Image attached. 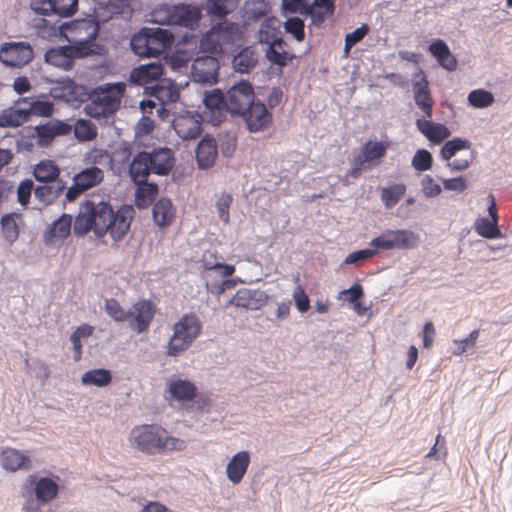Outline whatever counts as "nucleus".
Returning <instances> with one entry per match:
<instances>
[{
    "mask_svg": "<svg viewBox=\"0 0 512 512\" xmlns=\"http://www.w3.org/2000/svg\"><path fill=\"white\" fill-rule=\"evenodd\" d=\"M104 179V172L102 169L92 166L83 169L75 174L73 181L78 182L87 191L99 185Z\"/></svg>",
    "mask_w": 512,
    "mask_h": 512,
    "instance_id": "c9c22d12",
    "label": "nucleus"
},
{
    "mask_svg": "<svg viewBox=\"0 0 512 512\" xmlns=\"http://www.w3.org/2000/svg\"><path fill=\"white\" fill-rule=\"evenodd\" d=\"M83 57H85V55H82L81 50L72 45L51 48L45 53V61L48 64L63 70H70L74 64V60Z\"/></svg>",
    "mask_w": 512,
    "mask_h": 512,
    "instance_id": "ddd939ff",
    "label": "nucleus"
},
{
    "mask_svg": "<svg viewBox=\"0 0 512 512\" xmlns=\"http://www.w3.org/2000/svg\"><path fill=\"white\" fill-rule=\"evenodd\" d=\"M152 173L167 175L174 165L173 152L169 148L154 149L149 153Z\"/></svg>",
    "mask_w": 512,
    "mask_h": 512,
    "instance_id": "b1692460",
    "label": "nucleus"
},
{
    "mask_svg": "<svg viewBox=\"0 0 512 512\" xmlns=\"http://www.w3.org/2000/svg\"><path fill=\"white\" fill-rule=\"evenodd\" d=\"M112 381V374L107 369H93L85 372L81 377L83 385L104 387Z\"/></svg>",
    "mask_w": 512,
    "mask_h": 512,
    "instance_id": "c03bdc74",
    "label": "nucleus"
},
{
    "mask_svg": "<svg viewBox=\"0 0 512 512\" xmlns=\"http://www.w3.org/2000/svg\"><path fill=\"white\" fill-rule=\"evenodd\" d=\"M163 74L160 63H149L134 68L130 73V81L138 85H147L158 80Z\"/></svg>",
    "mask_w": 512,
    "mask_h": 512,
    "instance_id": "aec40b11",
    "label": "nucleus"
},
{
    "mask_svg": "<svg viewBox=\"0 0 512 512\" xmlns=\"http://www.w3.org/2000/svg\"><path fill=\"white\" fill-rule=\"evenodd\" d=\"M105 311L116 322H124L129 319L128 311L114 298L106 299Z\"/></svg>",
    "mask_w": 512,
    "mask_h": 512,
    "instance_id": "5fc2aeb1",
    "label": "nucleus"
},
{
    "mask_svg": "<svg viewBox=\"0 0 512 512\" xmlns=\"http://www.w3.org/2000/svg\"><path fill=\"white\" fill-rule=\"evenodd\" d=\"M422 191L426 197H436L442 192V188L429 175H425L421 180Z\"/></svg>",
    "mask_w": 512,
    "mask_h": 512,
    "instance_id": "680f3d73",
    "label": "nucleus"
},
{
    "mask_svg": "<svg viewBox=\"0 0 512 512\" xmlns=\"http://www.w3.org/2000/svg\"><path fill=\"white\" fill-rule=\"evenodd\" d=\"M72 127L70 124L52 119L44 124L37 125L34 128L32 138H36L39 147H48L56 136H65L70 134Z\"/></svg>",
    "mask_w": 512,
    "mask_h": 512,
    "instance_id": "9b49d317",
    "label": "nucleus"
},
{
    "mask_svg": "<svg viewBox=\"0 0 512 512\" xmlns=\"http://www.w3.org/2000/svg\"><path fill=\"white\" fill-rule=\"evenodd\" d=\"M135 211L131 205H124L116 212L106 202H82L74 220L73 230L76 236H84L93 231L97 237L107 233L114 240H121L128 232Z\"/></svg>",
    "mask_w": 512,
    "mask_h": 512,
    "instance_id": "f257e3e1",
    "label": "nucleus"
},
{
    "mask_svg": "<svg viewBox=\"0 0 512 512\" xmlns=\"http://www.w3.org/2000/svg\"><path fill=\"white\" fill-rule=\"evenodd\" d=\"M284 27L286 32L292 34L298 42L304 39V23L299 17L288 18Z\"/></svg>",
    "mask_w": 512,
    "mask_h": 512,
    "instance_id": "052dcab7",
    "label": "nucleus"
},
{
    "mask_svg": "<svg viewBox=\"0 0 512 512\" xmlns=\"http://www.w3.org/2000/svg\"><path fill=\"white\" fill-rule=\"evenodd\" d=\"M61 170L59 166L50 159H44L35 164L33 175L38 182L53 183L59 181Z\"/></svg>",
    "mask_w": 512,
    "mask_h": 512,
    "instance_id": "2f4dec72",
    "label": "nucleus"
},
{
    "mask_svg": "<svg viewBox=\"0 0 512 512\" xmlns=\"http://www.w3.org/2000/svg\"><path fill=\"white\" fill-rule=\"evenodd\" d=\"M151 96L155 97L161 104V108L158 110L159 113L164 111L163 106L168 103H174L179 99V91L172 83L157 84L151 87Z\"/></svg>",
    "mask_w": 512,
    "mask_h": 512,
    "instance_id": "58836bf2",
    "label": "nucleus"
},
{
    "mask_svg": "<svg viewBox=\"0 0 512 512\" xmlns=\"http://www.w3.org/2000/svg\"><path fill=\"white\" fill-rule=\"evenodd\" d=\"M377 253L376 250L372 249H363L359 251H355L350 253L344 260V264H359L371 257H373Z\"/></svg>",
    "mask_w": 512,
    "mask_h": 512,
    "instance_id": "0e129e2a",
    "label": "nucleus"
},
{
    "mask_svg": "<svg viewBox=\"0 0 512 512\" xmlns=\"http://www.w3.org/2000/svg\"><path fill=\"white\" fill-rule=\"evenodd\" d=\"M267 300L268 295L264 291L240 289L231 298L230 304L249 310H258L266 304Z\"/></svg>",
    "mask_w": 512,
    "mask_h": 512,
    "instance_id": "a211bd4d",
    "label": "nucleus"
},
{
    "mask_svg": "<svg viewBox=\"0 0 512 512\" xmlns=\"http://www.w3.org/2000/svg\"><path fill=\"white\" fill-rule=\"evenodd\" d=\"M468 102L475 108H486L493 104L494 96L484 89H476L468 94Z\"/></svg>",
    "mask_w": 512,
    "mask_h": 512,
    "instance_id": "864d4df0",
    "label": "nucleus"
},
{
    "mask_svg": "<svg viewBox=\"0 0 512 512\" xmlns=\"http://www.w3.org/2000/svg\"><path fill=\"white\" fill-rule=\"evenodd\" d=\"M31 8L35 12L43 15H47L51 12L54 13V4H52V0H33Z\"/></svg>",
    "mask_w": 512,
    "mask_h": 512,
    "instance_id": "338daca9",
    "label": "nucleus"
},
{
    "mask_svg": "<svg viewBox=\"0 0 512 512\" xmlns=\"http://www.w3.org/2000/svg\"><path fill=\"white\" fill-rule=\"evenodd\" d=\"M204 279L207 288L212 293L224 292V265L216 263L214 266L206 268Z\"/></svg>",
    "mask_w": 512,
    "mask_h": 512,
    "instance_id": "f704fd0d",
    "label": "nucleus"
},
{
    "mask_svg": "<svg viewBox=\"0 0 512 512\" xmlns=\"http://www.w3.org/2000/svg\"><path fill=\"white\" fill-rule=\"evenodd\" d=\"M129 446L143 454L154 456L183 451L186 441L173 437L158 424H141L133 427L128 437Z\"/></svg>",
    "mask_w": 512,
    "mask_h": 512,
    "instance_id": "f03ea898",
    "label": "nucleus"
},
{
    "mask_svg": "<svg viewBox=\"0 0 512 512\" xmlns=\"http://www.w3.org/2000/svg\"><path fill=\"white\" fill-rule=\"evenodd\" d=\"M218 156L217 144L214 138L204 137L198 144L196 158L201 168L211 167Z\"/></svg>",
    "mask_w": 512,
    "mask_h": 512,
    "instance_id": "c85d7f7f",
    "label": "nucleus"
},
{
    "mask_svg": "<svg viewBox=\"0 0 512 512\" xmlns=\"http://www.w3.org/2000/svg\"><path fill=\"white\" fill-rule=\"evenodd\" d=\"M33 57V49L28 43L6 42L0 47V61L6 66L21 68Z\"/></svg>",
    "mask_w": 512,
    "mask_h": 512,
    "instance_id": "1a4fd4ad",
    "label": "nucleus"
},
{
    "mask_svg": "<svg viewBox=\"0 0 512 512\" xmlns=\"http://www.w3.org/2000/svg\"><path fill=\"white\" fill-rule=\"evenodd\" d=\"M419 243V235L406 229L385 230L371 240L370 246L381 251L392 249H412Z\"/></svg>",
    "mask_w": 512,
    "mask_h": 512,
    "instance_id": "0eeeda50",
    "label": "nucleus"
},
{
    "mask_svg": "<svg viewBox=\"0 0 512 512\" xmlns=\"http://www.w3.org/2000/svg\"><path fill=\"white\" fill-rule=\"evenodd\" d=\"M65 182L59 180L58 182L46 183L39 185L34 189V195L37 200L45 205L52 204L64 192Z\"/></svg>",
    "mask_w": 512,
    "mask_h": 512,
    "instance_id": "473e14b6",
    "label": "nucleus"
},
{
    "mask_svg": "<svg viewBox=\"0 0 512 512\" xmlns=\"http://www.w3.org/2000/svg\"><path fill=\"white\" fill-rule=\"evenodd\" d=\"M204 115L207 122L214 126L224 121V93L220 89H214L204 98Z\"/></svg>",
    "mask_w": 512,
    "mask_h": 512,
    "instance_id": "dca6fc26",
    "label": "nucleus"
},
{
    "mask_svg": "<svg viewBox=\"0 0 512 512\" xmlns=\"http://www.w3.org/2000/svg\"><path fill=\"white\" fill-rule=\"evenodd\" d=\"M244 18L247 20H256L264 17L267 13V3L265 0L247 1L243 7Z\"/></svg>",
    "mask_w": 512,
    "mask_h": 512,
    "instance_id": "3c124183",
    "label": "nucleus"
},
{
    "mask_svg": "<svg viewBox=\"0 0 512 512\" xmlns=\"http://www.w3.org/2000/svg\"><path fill=\"white\" fill-rule=\"evenodd\" d=\"M128 314L130 328L140 334L148 330L155 315V307L148 300H139L130 307Z\"/></svg>",
    "mask_w": 512,
    "mask_h": 512,
    "instance_id": "9d476101",
    "label": "nucleus"
},
{
    "mask_svg": "<svg viewBox=\"0 0 512 512\" xmlns=\"http://www.w3.org/2000/svg\"><path fill=\"white\" fill-rule=\"evenodd\" d=\"M27 104L24 108L28 113V120L32 115L41 117H50L54 112V105L51 101L34 100L32 97H21L16 101V105Z\"/></svg>",
    "mask_w": 512,
    "mask_h": 512,
    "instance_id": "72a5a7b5",
    "label": "nucleus"
},
{
    "mask_svg": "<svg viewBox=\"0 0 512 512\" xmlns=\"http://www.w3.org/2000/svg\"><path fill=\"white\" fill-rule=\"evenodd\" d=\"M416 126L429 141L434 143H440L450 136V131L445 125L427 119H418Z\"/></svg>",
    "mask_w": 512,
    "mask_h": 512,
    "instance_id": "cd10ccee",
    "label": "nucleus"
},
{
    "mask_svg": "<svg viewBox=\"0 0 512 512\" xmlns=\"http://www.w3.org/2000/svg\"><path fill=\"white\" fill-rule=\"evenodd\" d=\"M241 116L244 117L248 130L253 133L266 130L272 121L271 114L262 103L252 102Z\"/></svg>",
    "mask_w": 512,
    "mask_h": 512,
    "instance_id": "4468645a",
    "label": "nucleus"
},
{
    "mask_svg": "<svg viewBox=\"0 0 512 512\" xmlns=\"http://www.w3.org/2000/svg\"><path fill=\"white\" fill-rule=\"evenodd\" d=\"M1 463L4 469L11 472H15L19 469L30 468V460L28 456L14 448H7L2 451Z\"/></svg>",
    "mask_w": 512,
    "mask_h": 512,
    "instance_id": "7c9ffc66",
    "label": "nucleus"
},
{
    "mask_svg": "<svg viewBox=\"0 0 512 512\" xmlns=\"http://www.w3.org/2000/svg\"><path fill=\"white\" fill-rule=\"evenodd\" d=\"M54 13L61 17H69L77 11L78 0H52Z\"/></svg>",
    "mask_w": 512,
    "mask_h": 512,
    "instance_id": "13d9d810",
    "label": "nucleus"
},
{
    "mask_svg": "<svg viewBox=\"0 0 512 512\" xmlns=\"http://www.w3.org/2000/svg\"><path fill=\"white\" fill-rule=\"evenodd\" d=\"M129 173L135 183L147 181L151 168V157L148 152H139L132 160L129 166Z\"/></svg>",
    "mask_w": 512,
    "mask_h": 512,
    "instance_id": "5701e85b",
    "label": "nucleus"
},
{
    "mask_svg": "<svg viewBox=\"0 0 512 512\" xmlns=\"http://www.w3.org/2000/svg\"><path fill=\"white\" fill-rule=\"evenodd\" d=\"M148 40L150 57L158 56L163 53L173 43V35L171 32L165 29L148 28Z\"/></svg>",
    "mask_w": 512,
    "mask_h": 512,
    "instance_id": "412c9836",
    "label": "nucleus"
},
{
    "mask_svg": "<svg viewBox=\"0 0 512 512\" xmlns=\"http://www.w3.org/2000/svg\"><path fill=\"white\" fill-rule=\"evenodd\" d=\"M257 60L252 47H244L233 57L232 67L240 73H247L256 64Z\"/></svg>",
    "mask_w": 512,
    "mask_h": 512,
    "instance_id": "79ce46f5",
    "label": "nucleus"
},
{
    "mask_svg": "<svg viewBox=\"0 0 512 512\" xmlns=\"http://www.w3.org/2000/svg\"><path fill=\"white\" fill-rule=\"evenodd\" d=\"M219 69L218 61L213 56L198 57L192 64V78L195 82H216Z\"/></svg>",
    "mask_w": 512,
    "mask_h": 512,
    "instance_id": "2eb2a0df",
    "label": "nucleus"
},
{
    "mask_svg": "<svg viewBox=\"0 0 512 512\" xmlns=\"http://www.w3.org/2000/svg\"><path fill=\"white\" fill-rule=\"evenodd\" d=\"M76 135L79 138L90 140L96 136V132L93 131L90 125L85 121H79L76 126Z\"/></svg>",
    "mask_w": 512,
    "mask_h": 512,
    "instance_id": "774afa93",
    "label": "nucleus"
},
{
    "mask_svg": "<svg viewBox=\"0 0 512 512\" xmlns=\"http://www.w3.org/2000/svg\"><path fill=\"white\" fill-rule=\"evenodd\" d=\"M265 57L271 63V65H275L281 70L284 66L288 64L293 58L294 55L290 53L288 50V45L282 39L267 45V49L265 50Z\"/></svg>",
    "mask_w": 512,
    "mask_h": 512,
    "instance_id": "4be33fe9",
    "label": "nucleus"
},
{
    "mask_svg": "<svg viewBox=\"0 0 512 512\" xmlns=\"http://www.w3.org/2000/svg\"><path fill=\"white\" fill-rule=\"evenodd\" d=\"M29 480L31 483L35 484L34 493L39 503L47 504L56 498L59 486L54 480L50 478H40L38 481H35L34 476H30Z\"/></svg>",
    "mask_w": 512,
    "mask_h": 512,
    "instance_id": "393cba45",
    "label": "nucleus"
},
{
    "mask_svg": "<svg viewBox=\"0 0 512 512\" xmlns=\"http://www.w3.org/2000/svg\"><path fill=\"white\" fill-rule=\"evenodd\" d=\"M334 0H314L311 5V15L314 19L323 20L333 12Z\"/></svg>",
    "mask_w": 512,
    "mask_h": 512,
    "instance_id": "4d7b16f0",
    "label": "nucleus"
},
{
    "mask_svg": "<svg viewBox=\"0 0 512 512\" xmlns=\"http://www.w3.org/2000/svg\"><path fill=\"white\" fill-rule=\"evenodd\" d=\"M168 391L173 399L179 402H189L195 398L197 388L188 380L177 379L168 383Z\"/></svg>",
    "mask_w": 512,
    "mask_h": 512,
    "instance_id": "c756f323",
    "label": "nucleus"
},
{
    "mask_svg": "<svg viewBox=\"0 0 512 512\" xmlns=\"http://www.w3.org/2000/svg\"><path fill=\"white\" fill-rule=\"evenodd\" d=\"M471 148L470 141L462 138H454L447 141L441 149V157L445 161H449L461 150H469Z\"/></svg>",
    "mask_w": 512,
    "mask_h": 512,
    "instance_id": "de8ad7c7",
    "label": "nucleus"
},
{
    "mask_svg": "<svg viewBox=\"0 0 512 512\" xmlns=\"http://www.w3.org/2000/svg\"><path fill=\"white\" fill-rule=\"evenodd\" d=\"M125 92V85L117 83L109 85L105 89L94 91L89 103L85 106L86 114L92 118H108L119 108Z\"/></svg>",
    "mask_w": 512,
    "mask_h": 512,
    "instance_id": "20e7f679",
    "label": "nucleus"
},
{
    "mask_svg": "<svg viewBox=\"0 0 512 512\" xmlns=\"http://www.w3.org/2000/svg\"><path fill=\"white\" fill-rule=\"evenodd\" d=\"M443 186L446 190L463 192L467 189L468 184L464 177H456L451 179H443Z\"/></svg>",
    "mask_w": 512,
    "mask_h": 512,
    "instance_id": "69168bd1",
    "label": "nucleus"
},
{
    "mask_svg": "<svg viewBox=\"0 0 512 512\" xmlns=\"http://www.w3.org/2000/svg\"><path fill=\"white\" fill-rule=\"evenodd\" d=\"M258 40L262 44L270 45L271 43L281 40L278 37L277 20L274 18L265 19L258 31Z\"/></svg>",
    "mask_w": 512,
    "mask_h": 512,
    "instance_id": "a18cd8bd",
    "label": "nucleus"
},
{
    "mask_svg": "<svg viewBox=\"0 0 512 512\" xmlns=\"http://www.w3.org/2000/svg\"><path fill=\"white\" fill-rule=\"evenodd\" d=\"M433 158L426 149L417 150L412 158L411 165L418 172H424L432 167Z\"/></svg>",
    "mask_w": 512,
    "mask_h": 512,
    "instance_id": "6e6d98bb",
    "label": "nucleus"
},
{
    "mask_svg": "<svg viewBox=\"0 0 512 512\" xmlns=\"http://www.w3.org/2000/svg\"><path fill=\"white\" fill-rule=\"evenodd\" d=\"M172 126L183 140L196 139L202 133V116L197 112H185L173 119Z\"/></svg>",
    "mask_w": 512,
    "mask_h": 512,
    "instance_id": "f8f14e48",
    "label": "nucleus"
},
{
    "mask_svg": "<svg viewBox=\"0 0 512 512\" xmlns=\"http://www.w3.org/2000/svg\"><path fill=\"white\" fill-rule=\"evenodd\" d=\"M152 21L162 25H177L193 28L200 19L198 8L190 5H163L153 10Z\"/></svg>",
    "mask_w": 512,
    "mask_h": 512,
    "instance_id": "39448f33",
    "label": "nucleus"
},
{
    "mask_svg": "<svg viewBox=\"0 0 512 512\" xmlns=\"http://www.w3.org/2000/svg\"><path fill=\"white\" fill-rule=\"evenodd\" d=\"M22 219V216L17 213L5 214L0 221L1 230L4 238L9 242H15L19 237V226L18 221Z\"/></svg>",
    "mask_w": 512,
    "mask_h": 512,
    "instance_id": "a19ab883",
    "label": "nucleus"
},
{
    "mask_svg": "<svg viewBox=\"0 0 512 512\" xmlns=\"http://www.w3.org/2000/svg\"><path fill=\"white\" fill-rule=\"evenodd\" d=\"M136 184L138 188L135 195V204L138 208H147L154 201L158 187L156 184L147 181Z\"/></svg>",
    "mask_w": 512,
    "mask_h": 512,
    "instance_id": "37998d69",
    "label": "nucleus"
},
{
    "mask_svg": "<svg viewBox=\"0 0 512 512\" xmlns=\"http://www.w3.org/2000/svg\"><path fill=\"white\" fill-rule=\"evenodd\" d=\"M414 100L418 108L424 113L425 116L431 117L433 99L428 87V81L424 72L420 71L416 74L413 83Z\"/></svg>",
    "mask_w": 512,
    "mask_h": 512,
    "instance_id": "f3484780",
    "label": "nucleus"
},
{
    "mask_svg": "<svg viewBox=\"0 0 512 512\" xmlns=\"http://www.w3.org/2000/svg\"><path fill=\"white\" fill-rule=\"evenodd\" d=\"M153 218L155 223L160 227H166L172 223L174 210L169 199L162 198L154 204Z\"/></svg>",
    "mask_w": 512,
    "mask_h": 512,
    "instance_id": "e433bc0d",
    "label": "nucleus"
},
{
    "mask_svg": "<svg viewBox=\"0 0 512 512\" xmlns=\"http://www.w3.org/2000/svg\"><path fill=\"white\" fill-rule=\"evenodd\" d=\"M253 89L248 81H241L226 92V111L234 115L246 112L253 102Z\"/></svg>",
    "mask_w": 512,
    "mask_h": 512,
    "instance_id": "6e6552de",
    "label": "nucleus"
},
{
    "mask_svg": "<svg viewBox=\"0 0 512 512\" xmlns=\"http://www.w3.org/2000/svg\"><path fill=\"white\" fill-rule=\"evenodd\" d=\"M33 190V181L30 179H25L20 182L17 188V197L18 202L25 206L29 203L31 192Z\"/></svg>",
    "mask_w": 512,
    "mask_h": 512,
    "instance_id": "e2e57ef3",
    "label": "nucleus"
},
{
    "mask_svg": "<svg viewBox=\"0 0 512 512\" xmlns=\"http://www.w3.org/2000/svg\"><path fill=\"white\" fill-rule=\"evenodd\" d=\"M251 458L247 451L237 452L226 464V477L234 485L239 484L244 478Z\"/></svg>",
    "mask_w": 512,
    "mask_h": 512,
    "instance_id": "6ab92c4d",
    "label": "nucleus"
},
{
    "mask_svg": "<svg viewBox=\"0 0 512 512\" xmlns=\"http://www.w3.org/2000/svg\"><path fill=\"white\" fill-rule=\"evenodd\" d=\"M387 150V145L383 142L368 141L365 143L361 150V155L358 157L359 165L364 163H372L381 159Z\"/></svg>",
    "mask_w": 512,
    "mask_h": 512,
    "instance_id": "ea45409f",
    "label": "nucleus"
},
{
    "mask_svg": "<svg viewBox=\"0 0 512 512\" xmlns=\"http://www.w3.org/2000/svg\"><path fill=\"white\" fill-rule=\"evenodd\" d=\"M202 323L195 313L184 314L173 326V334L167 346L169 356H179L200 336Z\"/></svg>",
    "mask_w": 512,
    "mask_h": 512,
    "instance_id": "7ed1b4c3",
    "label": "nucleus"
},
{
    "mask_svg": "<svg viewBox=\"0 0 512 512\" xmlns=\"http://www.w3.org/2000/svg\"><path fill=\"white\" fill-rule=\"evenodd\" d=\"M406 186L404 184H394L382 189L381 200L386 208H392L405 195Z\"/></svg>",
    "mask_w": 512,
    "mask_h": 512,
    "instance_id": "49530a36",
    "label": "nucleus"
},
{
    "mask_svg": "<svg viewBox=\"0 0 512 512\" xmlns=\"http://www.w3.org/2000/svg\"><path fill=\"white\" fill-rule=\"evenodd\" d=\"M28 121V113L24 108L9 107L0 112V127H19Z\"/></svg>",
    "mask_w": 512,
    "mask_h": 512,
    "instance_id": "4c0bfd02",
    "label": "nucleus"
},
{
    "mask_svg": "<svg viewBox=\"0 0 512 512\" xmlns=\"http://www.w3.org/2000/svg\"><path fill=\"white\" fill-rule=\"evenodd\" d=\"M130 45L136 55L150 57L148 28H144L138 34H135L131 38Z\"/></svg>",
    "mask_w": 512,
    "mask_h": 512,
    "instance_id": "09e8293b",
    "label": "nucleus"
},
{
    "mask_svg": "<svg viewBox=\"0 0 512 512\" xmlns=\"http://www.w3.org/2000/svg\"><path fill=\"white\" fill-rule=\"evenodd\" d=\"M429 52L437 59L439 65L448 71H454L457 60L450 52L448 45L441 39L433 41L428 48Z\"/></svg>",
    "mask_w": 512,
    "mask_h": 512,
    "instance_id": "bb28decb",
    "label": "nucleus"
},
{
    "mask_svg": "<svg viewBox=\"0 0 512 512\" xmlns=\"http://www.w3.org/2000/svg\"><path fill=\"white\" fill-rule=\"evenodd\" d=\"M295 281L298 282L299 278L296 277ZM292 298L295 302V306L300 313L306 312L310 307V300L308 295L305 293L304 289L301 287L299 283H297L296 287L293 290Z\"/></svg>",
    "mask_w": 512,
    "mask_h": 512,
    "instance_id": "bf43d9fd",
    "label": "nucleus"
},
{
    "mask_svg": "<svg viewBox=\"0 0 512 512\" xmlns=\"http://www.w3.org/2000/svg\"><path fill=\"white\" fill-rule=\"evenodd\" d=\"M97 35L98 25L87 19L73 21L65 28L67 40L85 56L95 53L94 41Z\"/></svg>",
    "mask_w": 512,
    "mask_h": 512,
    "instance_id": "423d86ee",
    "label": "nucleus"
},
{
    "mask_svg": "<svg viewBox=\"0 0 512 512\" xmlns=\"http://www.w3.org/2000/svg\"><path fill=\"white\" fill-rule=\"evenodd\" d=\"M476 232L485 238L496 239L501 237V232L497 227V223L487 218H480L475 223Z\"/></svg>",
    "mask_w": 512,
    "mask_h": 512,
    "instance_id": "603ef678",
    "label": "nucleus"
},
{
    "mask_svg": "<svg viewBox=\"0 0 512 512\" xmlns=\"http://www.w3.org/2000/svg\"><path fill=\"white\" fill-rule=\"evenodd\" d=\"M72 217L69 214H63L52 226L45 232L44 241L46 244H53L56 241H62L70 235Z\"/></svg>",
    "mask_w": 512,
    "mask_h": 512,
    "instance_id": "a878e982",
    "label": "nucleus"
},
{
    "mask_svg": "<svg viewBox=\"0 0 512 512\" xmlns=\"http://www.w3.org/2000/svg\"><path fill=\"white\" fill-rule=\"evenodd\" d=\"M220 32L215 28L207 32L201 39L200 47L203 51L209 53L222 52V44L220 42Z\"/></svg>",
    "mask_w": 512,
    "mask_h": 512,
    "instance_id": "8fccbe9b",
    "label": "nucleus"
}]
</instances>
